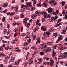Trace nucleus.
Wrapping results in <instances>:
<instances>
[{"label": "nucleus", "instance_id": "1", "mask_svg": "<svg viewBox=\"0 0 67 67\" xmlns=\"http://www.w3.org/2000/svg\"><path fill=\"white\" fill-rule=\"evenodd\" d=\"M31 5V3L30 2L29 3H28L27 5L24 6L23 4H22L21 5V8H23V9H28L27 10H30V8H29V6H30Z\"/></svg>", "mask_w": 67, "mask_h": 67}, {"label": "nucleus", "instance_id": "2", "mask_svg": "<svg viewBox=\"0 0 67 67\" xmlns=\"http://www.w3.org/2000/svg\"><path fill=\"white\" fill-rule=\"evenodd\" d=\"M47 46V43L42 44V45H40L39 47L40 49H43V48H46Z\"/></svg>", "mask_w": 67, "mask_h": 67}, {"label": "nucleus", "instance_id": "3", "mask_svg": "<svg viewBox=\"0 0 67 67\" xmlns=\"http://www.w3.org/2000/svg\"><path fill=\"white\" fill-rule=\"evenodd\" d=\"M43 1H44V3H43V5L44 7H46L47 6V3H46V2H47L48 0H43Z\"/></svg>", "mask_w": 67, "mask_h": 67}, {"label": "nucleus", "instance_id": "4", "mask_svg": "<svg viewBox=\"0 0 67 67\" xmlns=\"http://www.w3.org/2000/svg\"><path fill=\"white\" fill-rule=\"evenodd\" d=\"M50 64L51 66H53L54 63V59L52 58H50Z\"/></svg>", "mask_w": 67, "mask_h": 67}, {"label": "nucleus", "instance_id": "5", "mask_svg": "<svg viewBox=\"0 0 67 67\" xmlns=\"http://www.w3.org/2000/svg\"><path fill=\"white\" fill-rule=\"evenodd\" d=\"M53 10V9L51 8H49L47 9V11L48 13L51 14V13L52 12V11Z\"/></svg>", "mask_w": 67, "mask_h": 67}, {"label": "nucleus", "instance_id": "6", "mask_svg": "<svg viewBox=\"0 0 67 67\" xmlns=\"http://www.w3.org/2000/svg\"><path fill=\"white\" fill-rule=\"evenodd\" d=\"M14 13H15V12H12L11 13H7V15H10V16H12V15H13V14H14Z\"/></svg>", "mask_w": 67, "mask_h": 67}, {"label": "nucleus", "instance_id": "7", "mask_svg": "<svg viewBox=\"0 0 67 67\" xmlns=\"http://www.w3.org/2000/svg\"><path fill=\"white\" fill-rule=\"evenodd\" d=\"M62 37L63 36H62V35H60V36L59 37L58 39L57 40L56 43H57L58 42V41H59V40H61Z\"/></svg>", "mask_w": 67, "mask_h": 67}, {"label": "nucleus", "instance_id": "8", "mask_svg": "<svg viewBox=\"0 0 67 67\" xmlns=\"http://www.w3.org/2000/svg\"><path fill=\"white\" fill-rule=\"evenodd\" d=\"M53 53L52 54V57H54V56H56V52H55V51L53 50L52 51Z\"/></svg>", "mask_w": 67, "mask_h": 67}, {"label": "nucleus", "instance_id": "9", "mask_svg": "<svg viewBox=\"0 0 67 67\" xmlns=\"http://www.w3.org/2000/svg\"><path fill=\"white\" fill-rule=\"evenodd\" d=\"M50 32H44L43 34V35H48V37H49V35L50 34Z\"/></svg>", "mask_w": 67, "mask_h": 67}, {"label": "nucleus", "instance_id": "10", "mask_svg": "<svg viewBox=\"0 0 67 67\" xmlns=\"http://www.w3.org/2000/svg\"><path fill=\"white\" fill-rule=\"evenodd\" d=\"M11 8L12 9H15L16 11H18V8L17 7H14L13 6H12L11 7Z\"/></svg>", "mask_w": 67, "mask_h": 67}, {"label": "nucleus", "instance_id": "11", "mask_svg": "<svg viewBox=\"0 0 67 67\" xmlns=\"http://www.w3.org/2000/svg\"><path fill=\"white\" fill-rule=\"evenodd\" d=\"M41 29L43 31H45L46 30V28L44 27V26H42L41 27Z\"/></svg>", "mask_w": 67, "mask_h": 67}, {"label": "nucleus", "instance_id": "12", "mask_svg": "<svg viewBox=\"0 0 67 67\" xmlns=\"http://www.w3.org/2000/svg\"><path fill=\"white\" fill-rule=\"evenodd\" d=\"M15 52H21V50L19 49V48L17 47L15 49Z\"/></svg>", "mask_w": 67, "mask_h": 67}, {"label": "nucleus", "instance_id": "13", "mask_svg": "<svg viewBox=\"0 0 67 67\" xmlns=\"http://www.w3.org/2000/svg\"><path fill=\"white\" fill-rule=\"evenodd\" d=\"M11 46H10L9 48V46H7V47H5V49H7V50H8V49H9L10 51H11V50H12V48H11Z\"/></svg>", "mask_w": 67, "mask_h": 67}, {"label": "nucleus", "instance_id": "14", "mask_svg": "<svg viewBox=\"0 0 67 67\" xmlns=\"http://www.w3.org/2000/svg\"><path fill=\"white\" fill-rule=\"evenodd\" d=\"M8 5V4L7 3H4V4L2 5L3 7L4 8L6 7Z\"/></svg>", "mask_w": 67, "mask_h": 67}, {"label": "nucleus", "instance_id": "15", "mask_svg": "<svg viewBox=\"0 0 67 67\" xmlns=\"http://www.w3.org/2000/svg\"><path fill=\"white\" fill-rule=\"evenodd\" d=\"M36 16H37V15H36V14H34L31 15V17L32 19H34Z\"/></svg>", "mask_w": 67, "mask_h": 67}, {"label": "nucleus", "instance_id": "16", "mask_svg": "<svg viewBox=\"0 0 67 67\" xmlns=\"http://www.w3.org/2000/svg\"><path fill=\"white\" fill-rule=\"evenodd\" d=\"M65 2L62 1L61 2V4H62V7H63L64 5H65Z\"/></svg>", "mask_w": 67, "mask_h": 67}, {"label": "nucleus", "instance_id": "17", "mask_svg": "<svg viewBox=\"0 0 67 67\" xmlns=\"http://www.w3.org/2000/svg\"><path fill=\"white\" fill-rule=\"evenodd\" d=\"M11 62H13V60H15V57H11Z\"/></svg>", "mask_w": 67, "mask_h": 67}, {"label": "nucleus", "instance_id": "18", "mask_svg": "<svg viewBox=\"0 0 67 67\" xmlns=\"http://www.w3.org/2000/svg\"><path fill=\"white\" fill-rule=\"evenodd\" d=\"M27 20H26V19L25 18L23 20V22L24 23H27Z\"/></svg>", "mask_w": 67, "mask_h": 67}, {"label": "nucleus", "instance_id": "19", "mask_svg": "<svg viewBox=\"0 0 67 67\" xmlns=\"http://www.w3.org/2000/svg\"><path fill=\"white\" fill-rule=\"evenodd\" d=\"M47 52H50L51 51V48L49 47L47 49Z\"/></svg>", "mask_w": 67, "mask_h": 67}, {"label": "nucleus", "instance_id": "20", "mask_svg": "<svg viewBox=\"0 0 67 67\" xmlns=\"http://www.w3.org/2000/svg\"><path fill=\"white\" fill-rule=\"evenodd\" d=\"M54 2V1H53L52 0L50 2H49V3L51 4V6H52L53 5V4L52 3H53Z\"/></svg>", "mask_w": 67, "mask_h": 67}, {"label": "nucleus", "instance_id": "21", "mask_svg": "<svg viewBox=\"0 0 67 67\" xmlns=\"http://www.w3.org/2000/svg\"><path fill=\"white\" fill-rule=\"evenodd\" d=\"M2 20L3 22H4L5 21V17H3Z\"/></svg>", "mask_w": 67, "mask_h": 67}, {"label": "nucleus", "instance_id": "22", "mask_svg": "<svg viewBox=\"0 0 67 67\" xmlns=\"http://www.w3.org/2000/svg\"><path fill=\"white\" fill-rule=\"evenodd\" d=\"M40 54L41 56H43L44 55V52L42 51L40 52Z\"/></svg>", "mask_w": 67, "mask_h": 67}, {"label": "nucleus", "instance_id": "23", "mask_svg": "<svg viewBox=\"0 0 67 67\" xmlns=\"http://www.w3.org/2000/svg\"><path fill=\"white\" fill-rule=\"evenodd\" d=\"M37 40V42H36V43H40V39H38Z\"/></svg>", "mask_w": 67, "mask_h": 67}, {"label": "nucleus", "instance_id": "24", "mask_svg": "<svg viewBox=\"0 0 67 67\" xmlns=\"http://www.w3.org/2000/svg\"><path fill=\"white\" fill-rule=\"evenodd\" d=\"M62 56L63 58H66V57H67V55H66L64 54V55H63Z\"/></svg>", "mask_w": 67, "mask_h": 67}, {"label": "nucleus", "instance_id": "25", "mask_svg": "<svg viewBox=\"0 0 67 67\" xmlns=\"http://www.w3.org/2000/svg\"><path fill=\"white\" fill-rule=\"evenodd\" d=\"M53 19H54V20H56L57 18H58V17L57 16H55V17H53Z\"/></svg>", "mask_w": 67, "mask_h": 67}, {"label": "nucleus", "instance_id": "26", "mask_svg": "<svg viewBox=\"0 0 67 67\" xmlns=\"http://www.w3.org/2000/svg\"><path fill=\"white\" fill-rule=\"evenodd\" d=\"M31 9L32 11H33L35 9V8L34 7H32L31 8Z\"/></svg>", "mask_w": 67, "mask_h": 67}, {"label": "nucleus", "instance_id": "27", "mask_svg": "<svg viewBox=\"0 0 67 67\" xmlns=\"http://www.w3.org/2000/svg\"><path fill=\"white\" fill-rule=\"evenodd\" d=\"M37 7H41L42 5H41V3H39L37 5Z\"/></svg>", "mask_w": 67, "mask_h": 67}, {"label": "nucleus", "instance_id": "28", "mask_svg": "<svg viewBox=\"0 0 67 67\" xmlns=\"http://www.w3.org/2000/svg\"><path fill=\"white\" fill-rule=\"evenodd\" d=\"M45 18H43L42 19V22H45Z\"/></svg>", "mask_w": 67, "mask_h": 67}, {"label": "nucleus", "instance_id": "29", "mask_svg": "<svg viewBox=\"0 0 67 67\" xmlns=\"http://www.w3.org/2000/svg\"><path fill=\"white\" fill-rule=\"evenodd\" d=\"M65 32H66L65 31L63 30L62 31V32L61 33H62V34H65Z\"/></svg>", "mask_w": 67, "mask_h": 67}, {"label": "nucleus", "instance_id": "30", "mask_svg": "<svg viewBox=\"0 0 67 67\" xmlns=\"http://www.w3.org/2000/svg\"><path fill=\"white\" fill-rule=\"evenodd\" d=\"M53 36H55V37L57 36V33H54L53 34Z\"/></svg>", "mask_w": 67, "mask_h": 67}, {"label": "nucleus", "instance_id": "31", "mask_svg": "<svg viewBox=\"0 0 67 67\" xmlns=\"http://www.w3.org/2000/svg\"><path fill=\"white\" fill-rule=\"evenodd\" d=\"M36 25H41V23H36Z\"/></svg>", "mask_w": 67, "mask_h": 67}, {"label": "nucleus", "instance_id": "32", "mask_svg": "<svg viewBox=\"0 0 67 67\" xmlns=\"http://www.w3.org/2000/svg\"><path fill=\"white\" fill-rule=\"evenodd\" d=\"M62 14H64L65 13V10L63 11L62 12Z\"/></svg>", "mask_w": 67, "mask_h": 67}, {"label": "nucleus", "instance_id": "33", "mask_svg": "<svg viewBox=\"0 0 67 67\" xmlns=\"http://www.w3.org/2000/svg\"><path fill=\"white\" fill-rule=\"evenodd\" d=\"M30 26V24L29 23H28L27 25V27H29V26Z\"/></svg>", "mask_w": 67, "mask_h": 67}, {"label": "nucleus", "instance_id": "34", "mask_svg": "<svg viewBox=\"0 0 67 67\" xmlns=\"http://www.w3.org/2000/svg\"><path fill=\"white\" fill-rule=\"evenodd\" d=\"M60 50H63V46H62L60 47Z\"/></svg>", "mask_w": 67, "mask_h": 67}, {"label": "nucleus", "instance_id": "35", "mask_svg": "<svg viewBox=\"0 0 67 67\" xmlns=\"http://www.w3.org/2000/svg\"><path fill=\"white\" fill-rule=\"evenodd\" d=\"M46 60L47 61L49 60V58H48V57H47L46 58Z\"/></svg>", "mask_w": 67, "mask_h": 67}, {"label": "nucleus", "instance_id": "36", "mask_svg": "<svg viewBox=\"0 0 67 67\" xmlns=\"http://www.w3.org/2000/svg\"><path fill=\"white\" fill-rule=\"evenodd\" d=\"M51 15L49 14H48L47 16V18H50L51 17Z\"/></svg>", "mask_w": 67, "mask_h": 67}, {"label": "nucleus", "instance_id": "37", "mask_svg": "<svg viewBox=\"0 0 67 67\" xmlns=\"http://www.w3.org/2000/svg\"><path fill=\"white\" fill-rule=\"evenodd\" d=\"M35 13L36 14H39V12H38V11H37L35 12Z\"/></svg>", "mask_w": 67, "mask_h": 67}, {"label": "nucleus", "instance_id": "38", "mask_svg": "<svg viewBox=\"0 0 67 67\" xmlns=\"http://www.w3.org/2000/svg\"><path fill=\"white\" fill-rule=\"evenodd\" d=\"M53 5H54L55 6V5H56V4H57L56 3H57L56 2H53Z\"/></svg>", "mask_w": 67, "mask_h": 67}, {"label": "nucleus", "instance_id": "39", "mask_svg": "<svg viewBox=\"0 0 67 67\" xmlns=\"http://www.w3.org/2000/svg\"><path fill=\"white\" fill-rule=\"evenodd\" d=\"M16 34H17V33L16 32L14 35V37H15L16 36Z\"/></svg>", "mask_w": 67, "mask_h": 67}, {"label": "nucleus", "instance_id": "40", "mask_svg": "<svg viewBox=\"0 0 67 67\" xmlns=\"http://www.w3.org/2000/svg\"><path fill=\"white\" fill-rule=\"evenodd\" d=\"M15 2V0H12V2L13 3H14Z\"/></svg>", "mask_w": 67, "mask_h": 67}, {"label": "nucleus", "instance_id": "41", "mask_svg": "<svg viewBox=\"0 0 67 67\" xmlns=\"http://www.w3.org/2000/svg\"><path fill=\"white\" fill-rule=\"evenodd\" d=\"M24 45H27V43L26 42H24Z\"/></svg>", "mask_w": 67, "mask_h": 67}, {"label": "nucleus", "instance_id": "42", "mask_svg": "<svg viewBox=\"0 0 67 67\" xmlns=\"http://www.w3.org/2000/svg\"><path fill=\"white\" fill-rule=\"evenodd\" d=\"M18 30V29H16V28H15V29H14V32H16V31Z\"/></svg>", "mask_w": 67, "mask_h": 67}, {"label": "nucleus", "instance_id": "43", "mask_svg": "<svg viewBox=\"0 0 67 67\" xmlns=\"http://www.w3.org/2000/svg\"><path fill=\"white\" fill-rule=\"evenodd\" d=\"M34 63H35V64H37V61L36 60H34Z\"/></svg>", "mask_w": 67, "mask_h": 67}, {"label": "nucleus", "instance_id": "44", "mask_svg": "<svg viewBox=\"0 0 67 67\" xmlns=\"http://www.w3.org/2000/svg\"><path fill=\"white\" fill-rule=\"evenodd\" d=\"M8 36H5V38H7V39L9 38V37H8Z\"/></svg>", "mask_w": 67, "mask_h": 67}, {"label": "nucleus", "instance_id": "45", "mask_svg": "<svg viewBox=\"0 0 67 67\" xmlns=\"http://www.w3.org/2000/svg\"><path fill=\"white\" fill-rule=\"evenodd\" d=\"M54 29H53V28H51L50 29V32H52V31H54Z\"/></svg>", "mask_w": 67, "mask_h": 67}, {"label": "nucleus", "instance_id": "46", "mask_svg": "<svg viewBox=\"0 0 67 67\" xmlns=\"http://www.w3.org/2000/svg\"><path fill=\"white\" fill-rule=\"evenodd\" d=\"M15 65H18V64H19L18 61L15 62Z\"/></svg>", "mask_w": 67, "mask_h": 67}, {"label": "nucleus", "instance_id": "47", "mask_svg": "<svg viewBox=\"0 0 67 67\" xmlns=\"http://www.w3.org/2000/svg\"><path fill=\"white\" fill-rule=\"evenodd\" d=\"M42 15L45 14V12H43L41 13Z\"/></svg>", "mask_w": 67, "mask_h": 67}, {"label": "nucleus", "instance_id": "48", "mask_svg": "<svg viewBox=\"0 0 67 67\" xmlns=\"http://www.w3.org/2000/svg\"><path fill=\"white\" fill-rule=\"evenodd\" d=\"M27 48H24V47H23V49H24V48H25V49H26V50H27V49H29V47H27Z\"/></svg>", "mask_w": 67, "mask_h": 67}, {"label": "nucleus", "instance_id": "49", "mask_svg": "<svg viewBox=\"0 0 67 67\" xmlns=\"http://www.w3.org/2000/svg\"><path fill=\"white\" fill-rule=\"evenodd\" d=\"M3 43H7V41H5L4 40H2Z\"/></svg>", "mask_w": 67, "mask_h": 67}, {"label": "nucleus", "instance_id": "50", "mask_svg": "<svg viewBox=\"0 0 67 67\" xmlns=\"http://www.w3.org/2000/svg\"><path fill=\"white\" fill-rule=\"evenodd\" d=\"M12 44H15V41L14 40H13L12 42Z\"/></svg>", "mask_w": 67, "mask_h": 67}, {"label": "nucleus", "instance_id": "51", "mask_svg": "<svg viewBox=\"0 0 67 67\" xmlns=\"http://www.w3.org/2000/svg\"><path fill=\"white\" fill-rule=\"evenodd\" d=\"M60 63L62 64H63L64 63H65V62L63 61H61L60 62Z\"/></svg>", "mask_w": 67, "mask_h": 67}, {"label": "nucleus", "instance_id": "52", "mask_svg": "<svg viewBox=\"0 0 67 67\" xmlns=\"http://www.w3.org/2000/svg\"><path fill=\"white\" fill-rule=\"evenodd\" d=\"M7 27L8 29H9L10 28V25H7Z\"/></svg>", "mask_w": 67, "mask_h": 67}, {"label": "nucleus", "instance_id": "53", "mask_svg": "<svg viewBox=\"0 0 67 67\" xmlns=\"http://www.w3.org/2000/svg\"><path fill=\"white\" fill-rule=\"evenodd\" d=\"M21 17L22 18H23V17H24V15H23V14H21Z\"/></svg>", "mask_w": 67, "mask_h": 67}, {"label": "nucleus", "instance_id": "54", "mask_svg": "<svg viewBox=\"0 0 67 67\" xmlns=\"http://www.w3.org/2000/svg\"><path fill=\"white\" fill-rule=\"evenodd\" d=\"M2 49H3V48H2V47H0V51H2Z\"/></svg>", "mask_w": 67, "mask_h": 67}, {"label": "nucleus", "instance_id": "55", "mask_svg": "<svg viewBox=\"0 0 67 67\" xmlns=\"http://www.w3.org/2000/svg\"><path fill=\"white\" fill-rule=\"evenodd\" d=\"M65 19H67V15H65Z\"/></svg>", "mask_w": 67, "mask_h": 67}, {"label": "nucleus", "instance_id": "56", "mask_svg": "<svg viewBox=\"0 0 67 67\" xmlns=\"http://www.w3.org/2000/svg\"><path fill=\"white\" fill-rule=\"evenodd\" d=\"M51 44H52V43L51 42H49L48 43V45H51Z\"/></svg>", "mask_w": 67, "mask_h": 67}, {"label": "nucleus", "instance_id": "57", "mask_svg": "<svg viewBox=\"0 0 67 67\" xmlns=\"http://www.w3.org/2000/svg\"><path fill=\"white\" fill-rule=\"evenodd\" d=\"M4 31L5 33H6V32H7V30L5 29L4 30Z\"/></svg>", "mask_w": 67, "mask_h": 67}, {"label": "nucleus", "instance_id": "58", "mask_svg": "<svg viewBox=\"0 0 67 67\" xmlns=\"http://www.w3.org/2000/svg\"><path fill=\"white\" fill-rule=\"evenodd\" d=\"M31 42V39L28 40L27 42Z\"/></svg>", "mask_w": 67, "mask_h": 67}, {"label": "nucleus", "instance_id": "59", "mask_svg": "<svg viewBox=\"0 0 67 67\" xmlns=\"http://www.w3.org/2000/svg\"><path fill=\"white\" fill-rule=\"evenodd\" d=\"M18 18H19V17H14V19H18Z\"/></svg>", "mask_w": 67, "mask_h": 67}, {"label": "nucleus", "instance_id": "60", "mask_svg": "<svg viewBox=\"0 0 67 67\" xmlns=\"http://www.w3.org/2000/svg\"><path fill=\"white\" fill-rule=\"evenodd\" d=\"M34 3L35 4H36V1H35V0H34Z\"/></svg>", "mask_w": 67, "mask_h": 67}, {"label": "nucleus", "instance_id": "61", "mask_svg": "<svg viewBox=\"0 0 67 67\" xmlns=\"http://www.w3.org/2000/svg\"><path fill=\"white\" fill-rule=\"evenodd\" d=\"M7 12V11H6V10H4L3 11V13H5Z\"/></svg>", "mask_w": 67, "mask_h": 67}, {"label": "nucleus", "instance_id": "62", "mask_svg": "<svg viewBox=\"0 0 67 67\" xmlns=\"http://www.w3.org/2000/svg\"><path fill=\"white\" fill-rule=\"evenodd\" d=\"M40 22V20H38L36 22V23H39V22Z\"/></svg>", "mask_w": 67, "mask_h": 67}, {"label": "nucleus", "instance_id": "63", "mask_svg": "<svg viewBox=\"0 0 67 67\" xmlns=\"http://www.w3.org/2000/svg\"><path fill=\"white\" fill-rule=\"evenodd\" d=\"M0 25L1 26V27H2V23H1Z\"/></svg>", "mask_w": 67, "mask_h": 67}, {"label": "nucleus", "instance_id": "64", "mask_svg": "<svg viewBox=\"0 0 67 67\" xmlns=\"http://www.w3.org/2000/svg\"><path fill=\"white\" fill-rule=\"evenodd\" d=\"M64 55H67V52H65L64 53Z\"/></svg>", "mask_w": 67, "mask_h": 67}]
</instances>
